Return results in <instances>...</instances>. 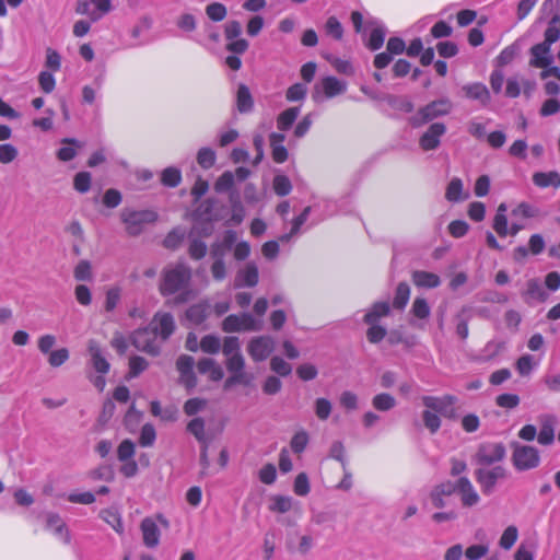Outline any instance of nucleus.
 <instances>
[{
	"label": "nucleus",
	"instance_id": "1",
	"mask_svg": "<svg viewBox=\"0 0 560 560\" xmlns=\"http://www.w3.org/2000/svg\"><path fill=\"white\" fill-rule=\"evenodd\" d=\"M191 280V269L185 264H176L173 267L165 268L160 283V293L163 296L178 293L172 300L167 301L170 305H180L195 296V292L189 288Z\"/></svg>",
	"mask_w": 560,
	"mask_h": 560
},
{
	"label": "nucleus",
	"instance_id": "2",
	"mask_svg": "<svg viewBox=\"0 0 560 560\" xmlns=\"http://www.w3.org/2000/svg\"><path fill=\"white\" fill-rule=\"evenodd\" d=\"M120 219L125 224L127 234L138 236L143 232L147 224L156 221L158 214L152 210L124 209L120 212Z\"/></svg>",
	"mask_w": 560,
	"mask_h": 560
},
{
	"label": "nucleus",
	"instance_id": "3",
	"mask_svg": "<svg viewBox=\"0 0 560 560\" xmlns=\"http://www.w3.org/2000/svg\"><path fill=\"white\" fill-rule=\"evenodd\" d=\"M451 108L452 104L446 98L433 101L411 116L409 118V124L415 128L421 127L440 116L447 115L451 112Z\"/></svg>",
	"mask_w": 560,
	"mask_h": 560
},
{
	"label": "nucleus",
	"instance_id": "4",
	"mask_svg": "<svg viewBox=\"0 0 560 560\" xmlns=\"http://www.w3.org/2000/svg\"><path fill=\"white\" fill-rule=\"evenodd\" d=\"M513 448L512 463L517 470L524 471L536 468L540 463L539 451L530 445L511 443Z\"/></svg>",
	"mask_w": 560,
	"mask_h": 560
},
{
	"label": "nucleus",
	"instance_id": "5",
	"mask_svg": "<svg viewBox=\"0 0 560 560\" xmlns=\"http://www.w3.org/2000/svg\"><path fill=\"white\" fill-rule=\"evenodd\" d=\"M115 1L116 0H78L75 12L86 15L91 21L95 22L114 9Z\"/></svg>",
	"mask_w": 560,
	"mask_h": 560
},
{
	"label": "nucleus",
	"instance_id": "6",
	"mask_svg": "<svg viewBox=\"0 0 560 560\" xmlns=\"http://www.w3.org/2000/svg\"><path fill=\"white\" fill-rule=\"evenodd\" d=\"M506 456L505 446L502 443H482L479 445L474 460L481 466H490L503 460Z\"/></svg>",
	"mask_w": 560,
	"mask_h": 560
},
{
	"label": "nucleus",
	"instance_id": "7",
	"mask_svg": "<svg viewBox=\"0 0 560 560\" xmlns=\"http://www.w3.org/2000/svg\"><path fill=\"white\" fill-rule=\"evenodd\" d=\"M156 335L150 326L136 330L131 336L132 345L142 352L150 355L160 353V345L156 342Z\"/></svg>",
	"mask_w": 560,
	"mask_h": 560
},
{
	"label": "nucleus",
	"instance_id": "8",
	"mask_svg": "<svg viewBox=\"0 0 560 560\" xmlns=\"http://www.w3.org/2000/svg\"><path fill=\"white\" fill-rule=\"evenodd\" d=\"M351 21L357 33L363 35H384L386 27L384 24L372 16L364 18L360 12L354 11L351 14Z\"/></svg>",
	"mask_w": 560,
	"mask_h": 560
},
{
	"label": "nucleus",
	"instance_id": "9",
	"mask_svg": "<svg viewBox=\"0 0 560 560\" xmlns=\"http://www.w3.org/2000/svg\"><path fill=\"white\" fill-rule=\"evenodd\" d=\"M475 477L481 487V490L486 494H490L498 480L506 477V470L502 466H495L491 469L478 468L475 471Z\"/></svg>",
	"mask_w": 560,
	"mask_h": 560
},
{
	"label": "nucleus",
	"instance_id": "10",
	"mask_svg": "<svg viewBox=\"0 0 560 560\" xmlns=\"http://www.w3.org/2000/svg\"><path fill=\"white\" fill-rule=\"evenodd\" d=\"M275 349V341L269 336H259L253 338L248 346L247 351L255 362L266 360Z\"/></svg>",
	"mask_w": 560,
	"mask_h": 560
},
{
	"label": "nucleus",
	"instance_id": "11",
	"mask_svg": "<svg viewBox=\"0 0 560 560\" xmlns=\"http://www.w3.org/2000/svg\"><path fill=\"white\" fill-rule=\"evenodd\" d=\"M559 37H546V40L541 44H537L532 48V60L530 65L536 68H542L544 70L551 66L553 62V56L550 52V46Z\"/></svg>",
	"mask_w": 560,
	"mask_h": 560
},
{
	"label": "nucleus",
	"instance_id": "12",
	"mask_svg": "<svg viewBox=\"0 0 560 560\" xmlns=\"http://www.w3.org/2000/svg\"><path fill=\"white\" fill-rule=\"evenodd\" d=\"M446 132V126L443 122H434L423 132L419 139V145L424 151H432L439 148L441 137Z\"/></svg>",
	"mask_w": 560,
	"mask_h": 560
},
{
	"label": "nucleus",
	"instance_id": "13",
	"mask_svg": "<svg viewBox=\"0 0 560 560\" xmlns=\"http://www.w3.org/2000/svg\"><path fill=\"white\" fill-rule=\"evenodd\" d=\"M194 365L195 360L191 355L182 354L176 360V369L179 372V382L187 388H194L197 385Z\"/></svg>",
	"mask_w": 560,
	"mask_h": 560
},
{
	"label": "nucleus",
	"instance_id": "14",
	"mask_svg": "<svg viewBox=\"0 0 560 560\" xmlns=\"http://www.w3.org/2000/svg\"><path fill=\"white\" fill-rule=\"evenodd\" d=\"M455 492L460 495L462 504L465 508H471L480 501V497L475 490L472 483L467 477H459L453 482Z\"/></svg>",
	"mask_w": 560,
	"mask_h": 560
},
{
	"label": "nucleus",
	"instance_id": "15",
	"mask_svg": "<svg viewBox=\"0 0 560 560\" xmlns=\"http://www.w3.org/2000/svg\"><path fill=\"white\" fill-rule=\"evenodd\" d=\"M228 39L230 40L225 44V48L233 55L225 58V63L232 70H238L242 62L237 55L244 54L247 50L248 43L244 38L228 37Z\"/></svg>",
	"mask_w": 560,
	"mask_h": 560
},
{
	"label": "nucleus",
	"instance_id": "16",
	"mask_svg": "<svg viewBox=\"0 0 560 560\" xmlns=\"http://www.w3.org/2000/svg\"><path fill=\"white\" fill-rule=\"evenodd\" d=\"M149 326L156 336L160 335L163 340H166L174 332V317L171 313H156Z\"/></svg>",
	"mask_w": 560,
	"mask_h": 560
},
{
	"label": "nucleus",
	"instance_id": "17",
	"mask_svg": "<svg viewBox=\"0 0 560 560\" xmlns=\"http://www.w3.org/2000/svg\"><path fill=\"white\" fill-rule=\"evenodd\" d=\"M453 493H455L453 481L446 480L433 487L429 497L435 509H443L447 505V498Z\"/></svg>",
	"mask_w": 560,
	"mask_h": 560
},
{
	"label": "nucleus",
	"instance_id": "18",
	"mask_svg": "<svg viewBox=\"0 0 560 560\" xmlns=\"http://www.w3.org/2000/svg\"><path fill=\"white\" fill-rule=\"evenodd\" d=\"M88 351L94 370L100 374H106L109 371L110 365L104 357V352L100 343L94 339L89 340Z\"/></svg>",
	"mask_w": 560,
	"mask_h": 560
},
{
	"label": "nucleus",
	"instance_id": "19",
	"mask_svg": "<svg viewBox=\"0 0 560 560\" xmlns=\"http://www.w3.org/2000/svg\"><path fill=\"white\" fill-rule=\"evenodd\" d=\"M557 418L553 415L540 417V430L537 433V441L541 445H551L555 441V425Z\"/></svg>",
	"mask_w": 560,
	"mask_h": 560
},
{
	"label": "nucleus",
	"instance_id": "20",
	"mask_svg": "<svg viewBox=\"0 0 560 560\" xmlns=\"http://www.w3.org/2000/svg\"><path fill=\"white\" fill-rule=\"evenodd\" d=\"M143 544L148 548H155L160 542V529L156 521L152 517H145L140 524Z\"/></svg>",
	"mask_w": 560,
	"mask_h": 560
},
{
	"label": "nucleus",
	"instance_id": "21",
	"mask_svg": "<svg viewBox=\"0 0 560 560\" xmlns=\"http://www.w3.org/2000/svg\"><path fill=\"white\" fill-rule=\"evenodd\" d=\"M457 402V397L453 395H444L442 397L435 396H423L422 404L428 409L443 415L447 411L448 407L454 406Z\"/></svg>",
	"mask_w": 560,
	"mask_h": 560
},
{
	"label": "nucleus",
	"instance_id": "22",
	"mask_svg": "<svg viewBox=\"0 0 560 560\" xmlns=\"http://www.w3.org/2000/svg\"><path fill=\"white\" fill-rule=\"evenodd\" d=\"M522 296L527 304H532L533 301L545 302L548 299L547 292L542 289L539 280L535 278L526 282V289Z\"/></svg>",
	"mask_w": 560,
	"mask_h": 560
},
{
	"label": "nucleus",
	"instance_id": "23",
	"mask_svg": "<svg viewBox=\"0 0 560 560\" xmlns=\"http://www.w3.org/2000/svg\"><path fill=\"white\" fill-rule=\"evenodd\" d=\"M46 526L48 529L52 530L55 535L59 536L66 545L70 544V532L68 530L66 523L57 513L47 514Z\"/></svg>",
	"mask_w": 560,
	"mask_h": 560
},
{
	"label": "nucleus",
	"instance_id": "24",
	"mask_svg": "<svg viewBox=\"0 0 560 560\" xmlns=\"http://www.w3.org/2000/svg\"><path fill=\"white\" fill-rule=\"evenodd\" d=\"M259 280L258 268L255 264L249 262L245 266L243 270H241L235 279V287H249L253 288L257 285Z\"/></svg>",
	"mask_w": 560,
	"mask_h": 560
},
{
	"label": "nucleus",
	"instance_id": "25",
	"mask_svg": "<svg viewBox=\"0 0 560 560\" xmlns=\"http://www.w3.org/2000/svg\"><path fill=\"white\" fill-rule=\"evenodd\" d=\"M462 90L467 98L478 101L482 105H487L490 102L489 90L482 83L466 84Z\"/></svg>",
	"mask_w": 560,
	"mask_h": 560
},
{
	"label": "nucleus",
	"instance_id": "26",
	"mask_svg": "<svg viewBox=\"0 0 560 560\" xmlns=\"http://www.w3.org/2000/svg\"><path fill=\"white\" fill-rule=\"evenodd\" d=\"M411 279L415 285L419 288L433 289L440 285L441 279L436 273L416 270L411 275Z\"/></svg>",
	"mask_w": 560,
	"mask_h": 560
},
{
	"label": "nucleus",
	"instance_id": "27",
	"mask_svg": "<svg viewBox=\"0 0 560 560\" xmlns=\"http://www.w3.org/2000/svg\"><path fill=\"white\" fill-rule=\"evenodd\" d=\"M210 305L203 301L191 305L186 311V318L194 325L202 324L209 316Z\"/></svg>",
	"mask_w": 560,
	"mask_h": 560
},
{
	"label": "nucleus",
	"instance_id": "28",
	"mask_svg": "<svg viewBox=\"0 0 560 560\" xmlns=\"http://www.w3.org/2000/svg\"><path fill=\"white\" fill-rule=\"evenodd\" d=\"M533 183L540 188H547V187L559 188L560 187V174L556 171L536 172L533 175Z\"/></svg>",
	"mask_w": 560,
	"mask_h": 560
},
{
	"label": "nucleus",
	"instance_id": "29",
	"mask_svg": "<svg viewBox=\"0 0 560 560\" xmlns=\"http://www.w3.org/2000/svg\"><path fill=\"white\" fill-rule=\"evenodd\" d=\"M236 107L242 114L252 112L254 101L249 89L245 84H240L236 93Z\"/></svg>",
	"mask_w": 560,
	"mask_h": 560
},
{
	"label": "nucleus",
	"instance_id": "30",
	"mask_svg": "<svg viewBox=\"0 0 560 560\" xmlns=\"http://www.w3.org/2000/svg\"><path fill=\"white\" fill-rule=\"evenodd\" d=\"M229 201L232 208L231 222L238 225L243 222L245 217V210L241 202L240 194L235 190L230 191Z\"/></svg>",
	"mask_w": 560,
	"mask_h": 560
},
{
	"label": "nucleus",
	"instance_id": "31",
	"mask_svg": "<svg viewBox=\"0 0 560 560\" xmlns=\"http://www.w3.org/2000/svg\"><path fill=\"white\" fill-rule=\"evenodd\" d=\"M390 307L388 302H376L372 308L364 315V323L376 324L381 317L389 314Z\"/></svg>",
	"mask_w": 560,
	"mask_h": 560
},
{
	"label": "nucleus",
	"instance_id": "32",
	"mask_svg": "<svg viewBox=\"0 0 560 560\" xmlns=\"http://www.w3.org/2000/svg\"><path fill=\"white\" fill-rule=\"evenodd\" d=\"M322 88L327 97H334L346 91V84L335 77H326L322 80Z\"/></svg>",
	"mask_w": 560,
	"mask_h": 560
},
{
	"label": "nucleus",
	"instance_id": "33",
	"mask_svg": "<svg viewBox=\"0 0 560 560\" xmlns=\"http://www.w3.org/2000/svg\"><path fill=\"white\" fill-rule=\"evenodd\" d=\"M410 299V287L407 282H400L398 283L395 296L393 300V307L396 310H404L406 305L408 304V301Z\"/></svg>",
	"mask_w": 560,
	"mask_h": 560
},
{
	"label": "nucleus",
	"instance_id": "34",
	"mask_svg": "<svg viewBox=\"0 0 560 560\" xmlns=\"http://www.w3.org/2000/svg\"><path fill=\"white\" fill-rule=\"evenodd\" d=\"M300 114L299 107H290L283 110L277 119V127L281 131L289 130Z\"/></svg>",
	"mask_w": 560,
	"mask_h": 560
},
{
	"label": "nucleus",
	"instance_id": "35",
	"mask_svg": "<svg viewBox=\"0 0 560 560\" xmlns=\"http://www.w3.org/2000/svg\"><path fill=\"white\" fill-rule=\"evenodd\" d=\"M372 406L382 412L389 411L396 407V399L388 393H381L372 398Z\"/></svg>",
	"mask_w": 560,
	"mask_h": 560
},
{
	"label": "nucleus",
	"instance_id": "36",
	"mask_svg": "<svg viewBox=\"0 0 560 560\" xmlns=\"http://www.w3.org/2000/svg\"><path fill=\"white\" fill-rule=\"evenodd\" d=\"M225 365L232 375L250 376L245 372V359L242 353H236L226 358Z\"/></svg>",
	"mask_w": 560,
	"mask_h": 560
},
{
	"label": "nucleus",
	"instance_id": "37",
	"mask_svg": "<svg viewBox=\"0 0 560 560\" xmlns=\"http://www.w3.org/2000/svg\"><path fill=\"white\" fill-rule=\"evenodd\" d=\"M206 15L213 22H221L228 15L226 7L221 2H211L205 9Z\"/></svg>",
	"mask_w": 560,
	"mask_h": 560
},
{
	"label": "nucleus",
	"instance_id": "38",
	"mask_svg": "<svg viewBox=\"0 0 560 560\" xmlns=\"http://www.w3.org/2000/svg\"><path fill=\"white\" fill-rule=\"evenodd\" d=\"M410 313L418 319H427L431 314V307L424 298L417 296L412 302Z\"/></svg>",
	"mask_w": 560,
	"mask_h": 560
},
{
	"label": "nucleus",
	"instance_id": "39",
	"mask_svg": "<svg viewBox=\"0 0 560 560\" xmlns=\"http://www.w3.org/2000/svg\"><path fill=\"white\" fill-rule=\"evenodd\" d=\"M100 517L108 525H110L115 532H117L118 534L122 533L124 528L121 517L117 511L112 509L103 510L100 513Z\"/></svg>",
	"mask_w": 560,
	"mask_h": 560
},
{
	"label": "nucleus",
	"instance_id": "40",
	"mask_svg": "<svg viewBox=\"0 0 560 560\" xmlns=\"http://www.w3.org/2000/svg\"><path fill=\"white\" fill-rule=\"evenodd\" d=\"M518 538V529L514 525L508 526L500 537L499 546L504 550H510Z\"/></svg>",
	"mask_w": 560,
	"mask_h": 560
},
{
	"label": "nucleus",
	"instance_id": "41",
	"mask_svg": "<svg viewBox=\"0 0 560 560\" xmlns=\"http://www.w3.org/2000/svg\"><path fill=\"white\" fill-rule=\"evenodd\" d=\"M463 182L460 178L454 177L447 185L445 198L451 202H458L463 200Z\"/></svg>",
	"mask_w": 560,
	"mask_h": 560
},
{
	"label": "nucleus",
	"instance_id": "42",
	"mask_svg": "<svg viewBox=\"0 0 560 560\" xmlns=\"http://www.w3.org/2000/svg\"><path fill=\"white\" fill-rule=\"evenodd\" d=\"M187 431L191 433L196 440L202 444L207 443L205 435V420L202 418H194L187 424Z\"/></svg>",
	"mask_w": 560,
	"mask_h": 560
},
{
	"label": "nucleus",
	"instance_id": "43",
	"mask_svg": "<svg viewBox=\"0 0 560 560\" xmlns=\"http://www.w3.org/2000/svg\"><path fill=\"white\" fill-rule=\"evenodd\" d=\"M199 347L206 353L215 354L221 349V340L214 335H206L201 338Z\"/></svg>",
	"mask_w": 560,
	"mask_h": 560
},
{
	"label": "nucleus",
	"instance_id": "44",
	"mask_svg": "<svg viewBox=\"0 0 560 560\" xmlns=\"http://www.w3.org/2000/svg\"><path fill=\"white\" fill-rule=\"evenodd\" d=\"M182 180L180 171L176 167H167L162 172L161 182L164 186L176 187Z\"/></svg>",
	"mask_w": 560,
	"mask_h": 560
},
{
	"label": "nucleus",
	"instance_id": "45",
	"mask_svg": "<svg viewBox=\"0 0 560 560\" xmlns=\"http://www.w3.org/2000/svg\"><path fill=\"white\" fill-rule=\"evenodd\" d=\"M197 162L205 170L212 167L215 163V152L210 148H201L197 154Z\"/></svg>",
	"mask_w": 560,
	"mask_h": 560
},
{
	"label": "nucleus",
	"instance_id": "46",
	"mask_svg": "<svg viewBox=\"0 0 560 560\" xmlns=\"http://www.w3.org/2000/svg\"><path fill=\"white\" fill-rule=\"evenodd\" d=\"M273 189L278 196H287L292 190L290 179L285 175H277L273 178Z\"/></svg>",
	"mask_w": 560,
	"mask_h": 560
},
{
	"label": "nucleus",
	"instance_id": "47",
	"mask_svg": "<svg viewBox=\"0 0 560 560\" xmlns=\"http://www.w3.org/2000/svg\"><path fill=\"white\" fill-rule=\"evenodd\" d=\"M90 478L92 480H104V481H112L114 479V469L109 465H102L89 474Z\"/></svg>",
	"mask_w": 560,
	"mask_h": 560
},
{
	"label": "nucleus",
	"instance_id": "48",
	"mask_svg": "<svg viewBox=\"0 0 560 560\" xmlns=\"http://www.w3.org/2000/svg\"><path fill=\"white\" fill-rule=\"evenodd\" d=\"M234 186V174L230 171L224 172L215 182L214 189L217 192L230 191Z\"/></svg>",
	"mask_w": 560,
	"mask_h": 560
},
{
	"label": "nucleus",
	"instance_id": "49",
	"mask_svg": "<svg viewBox=\"0 0 560 560\" xmlns=\"http://www.w3.org/2000/svg\"><path fill=\"white\" fill-rule=\"evenodd\" d=\"M74 279L78 281H88L92 279V267L90 261L80 260L73 271Z\"/></svg>",
	"mask_w": 560,
	"mask_h": 560
},
{
	"label": "nucleus",
	"instance_id": "50",
	"mask_svg": "<svg viewBox=\"0 0 560 560\" xmlns=\"http://www.w3.org/2000/svg\"><path fill=\"white\" fill-rule=\"evenodd\" d=\"M156 438L155 429L151 423H145L140 432L139 443L143 447L152 446Z\"/></svg>",
	"mask_w": 560,
	"mask_h": 560
},
{
	"label": "nucleus",
	"instance_id": "51",
	"mask_svg": "<svg viewBox=\"0 0 560 560\" xmlns=\"http://www.w3.org/2000/svg\"><path fill=\"white\" fill-rule=\"evenodd\" d=\"M332 405L327 398L315 400V413L319 420H327L331 413Z\"/></svg>",
	"mask_w": 560,
	"mask_h": 560
},
{
	"label": "nucleus",
	"instance_id": "52",
	"mask_svg": "<svg viewBox=\"0 0 560 560\" xmlns=\"http://www.w3.org/2000/svg\"><path fill=\"white\" fill-rule=\"evenodd\" d=\"M207 249L205 242L199 238H194L189 244L188 253L192 259L199 260L206 256Z\"/></svg>",
	"mask_w": 560,
	"mask_h": 560
},
{
	"label": "nucleus",
	"instance_id": "53",
	"mask_svg": "<svg viewBox=\"0 0 560 560\" xmlns=\"http://www.w3.org/2000/svg\"><path fill=\"white\" fill-rule=\"evenodd\" d=\"M422 420L425 428L430 430L431 433H435L441 427L440 417L435 412H432L431 409L422 412Z\"/></svg>",
	"mask_w": 560,
	"mask_h": 560
},
{
	"label": "nucleus",
	"instance_id": "54",
	"mask_svg": "<svg viewBox=\"0 0 560 560\" xmlns=\"http://www.w3.org/2000/svg\"><path fill=\"white\" fill-rule=\"evenodd\" d=\"M148 361L139 355L131 357L129 360V377H137L148 368Z\"/></svg>",
	"mask_w": 560,
	"mask_h": 560
},
{
	"label": "nucleus",
	"instance_id": "55",
	"mask_svg": "<svg viewBox=\"0 0 560 560\" xmlns=\"http://www.w3.org/2000/svg\"><path fill=\"white\" fill-rule=\"evenodd\" d=\"M540 213L539 209L527 202H521L513 211V215H521L526 219L536 218Z\"/></svg>",
	"mask_w": 560,
	"mask_h": 560
},
{
	"label": "nucleus",
	"instance_id": "56",
	"mask_svg": "<svg viewBox=\"0 0 560 560\" xmlns=\"http://www.w3.org/2000/svg\"><path fill=\"white\" fill-rule=\"evenodd\" d=\"M270 369L280 376H288L292 372V366L280 357H273L270 360Z\"/></svg>",
	"mask_w": 560,
	"mask_h": 560
},
{
	"label": "nucleus",
	"instance_id": "57",
	"mask_svg": "<svg viewBox=\"0 0 560 560\" xmlns=\"http://www.w3.org/2000/svg\"><path fill=\"white\" fill-rule=\"evenodd\" d=\"M222 351L226 358H230V355H234L236 353H241L240 339L235 336L225 337Z\"/></svg>",
	"mask_w": 560,
	"mask_h": 560
},
{
	"label": "nucleus",
	"instance_id": "58",
	"mask_svg": "<svg viewBox=\"0 0 560 560\" xmlns=\"http://www.w3.org/2000/svg\"><path fill=\"white\" fill-rule=\"evenodd\" d=\"M210 271L214 281L221 282L228 276V267L224 259L213 260Z\"/></svg>",
	"mask_w": 560,
	"mask_h": 560
},
{
	"label": "nucleus",
	"instance_id": "59",
	"mask_svg": "<svg viewBox=\"0 0 560 560\" xmlns=\"http://www.w3.org/2000/svg\"><path fill=\"white\" fill-rule=\"evenodd\" d=\"M69 359V351L67 348H60L51 351L48 357V363L52 368L61 366Z\"/></svg>",
	"mask_w": 560,
	"mask_h": 560
},
{
	"label": "nucleus",
	"instance_id": "60",
	"mask_svg": "<svg viewBox=\"0 0 560 560\" xmlns=\"http://www.w3.org/2000/svg\"><path fill=\"white\" fill-rule=\"evenodd\" d=\"M241 317V331H258L261 329V323L256 320L249 313H243Z\"/></svg>",
	"mask_w": 560,
	"mask_h": 560
},
{
	"label": "nucleus",
	"instance_id": "61",
	"mask_svg": "<svg viewBox=\"0 0 560 560\" xmlns=\"http://www.w3.org/2000/svg\"><path fill=\"white\" fill-rule=\"evenodd\" d=\"M38 83L43 92L51 93L56 86V80L51 72L42 71L38 75Z\"/></svg>",
	"mask_w": 560,
	"mask_h": 560
},
{
	"label": "nucleus",
	"instance_id": "62",
	"mask_svg": "<svg viewBox=\"0 0 560 560\" xmlns=\"http://www.w3.org/2000/svg\"><path fill=\"white\" fill-rule=\"evenodd\" d=\"M18 154V149L14 145L10 143L0 144V163L9 164L16 159Z\"/></svg>",
	"mask_w": 560,
	"mask_h": 560
},
{
	"label": "nucleus",
	"instance_id": "63",
	"mask_svg": "<svg viewBox=\"0 0 560 560\" xmlns=\"http://www.w3.org/2000/svg\"><path fill=\"white\" fill-rule=\"evenodd\" d=\"M135 455V444L130 440H124L117 450V457L121 462L131 459Z\"/></svg>",
	"mask_w": 560,
	"mask_h": 560
},
{
	"label": "nucleus",
	"instance_id": "64",
	"mask_svg": "<svg viewBox=\"0 0 560 560\" xmlns=\"http://www.w3.org/2000/svg\"><path fill=\"white\" fill-rule=\"evenodd\" d=\"M488 551L489 547L487 545H471L466 549L465 557L467 560H480Z\"/></svg>",
	"mask_w": 560,
	"mask_h": 560
}]
</instances>
